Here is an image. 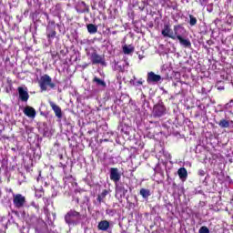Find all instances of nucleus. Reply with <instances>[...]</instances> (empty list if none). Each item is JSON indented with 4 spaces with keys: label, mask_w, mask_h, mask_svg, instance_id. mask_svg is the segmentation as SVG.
Segmentation results:
<instances>
[{
    "label": "nucleus",
    "mask_w": 233,
    "mask_h": 233,
    "mask_svg": "<svg viewBox=\"0 0 233 233\" xmlns=\"http://www.w3.org/2000/svg\"><path fill=\"white\" fill-rule=\"evenodd\" d=\"M83 219V215L81 213L76 211L75 209L69 210L65 215V221L68 227H76V225H79L81 223V220Z\"/></svg>",
    "instance_id": "obj_1"
},
{
    "label": "nucleus",
    "mask_w": 233,
    "mask_h": 233,
    "mask_svg": "<svg viewBox=\"0 0 233 233\" xmlns=\"http://www.w3.org/2000/svg\"><path fill=\"white\" fill-rule=\"evenodd\" d=\"M38 84L42 92H46L48 88H51V89L56 88V84L52 82V77H50V76L48 75H44L40 76Z\"/></svg>",
    "instance_id": "obj_2"
},
{
    "label": "nucleus",
    "mask_w": 233,
    "mask_h": 233,
    "mask_svg": "<svg viewBox=\"0 0 233 233\" xmlns=\"http://www.w3.org/2000/svg\"><path fill=\"white\" fill-rule=\"evenodd\" d=\"M47 21H48V25L46 27V36L48 41H52V39L56 38V22L50 20V16L48 15V14H45Z\"/></svg>",
    "instance_id": "obj_3"
},
{
    "label": "nucleus",
    "mask_w": 233,
    "mask_h": 233,
    "mask_svg": "<svg viewBox=\"0 0 233 233\" xmlns=\"http://www.w3.org/2000/svg\"><path fill=\"white\" fill-rule=\"evenodd\" d=\"M182 37H187V29L181 25H174L171 39L176 41V39H181Z\"/></svg>",
    "instance_id": "obj_4"
},
{
    "label": "nucleus",
    "mask_w": 233,
    "mask_h": 233,
    "mask_svg": "<svg viewBox=\"0 0 233 233\" xmlns=\"http://www.w3.org/2000/svg\"><path fill=\"white\" fill-rule=\"evenodd\" d=\"M17 92H18L19 99L23 103H26L28 101V99H30V95L28 94V87H26L25 86H18Z\"/></svg>",
    "instance_id": "obj_5"
},
{
    "label": "nucleus",
    "mask_w": 233,
    "mask_h": 233,
    "mask_svg": "<svg viewBox=\"0 0 233 233\" xmlns=\"http://www.w3.org/2000/svg\"><path fill=\"white\" fill-rule=\"evenodd\" d=\"M90 59L93 65H102L103 66L106 65V62H105V56H100L96 51L91 53Z\"/></svg>",
    "instance_id": "obj_6"
},
{
    "label": "nucleus",
    "mask_w": 233,
    "mask_h": 233,
    "mask_svg": "<svg viewBox=\"0 0 233 233\" xmlns=\"http://www.w3.org/2000/svg\"><path fill=\"white\" fill-rule=\"evenodd\" d=\"M13 203L16 208H23L26 203V198L21 194L13 195Z\"/></svg>",
    "instance_id": "obj_7"
},
{
    "label": "nucleus",
    "mask_w": 233,
    "mask_h": 233,
    "mask_svg": "<svg viewBox=\"0 0 233 233\" xmlns=\"http://www.w3.org/2000/svg\"><path fill=\"white\" fill-rule=\"evenodd\" d=\"M167 113V109L163 104H157L153 107V116L154 117H162Z\"/></svg>",
    "instance_id": "obj_8"
},
{
    "label": "nucleus",
    "mask_w": 233,
    "mask_h": 233,
    "mask_svg": "<svg viewBox=\"0 0 233 233\" xmlns=\"http://www.w3.org/2000/svg\"><path fill=\"white\" fill-rule=\"evenodd\" d=\"M128 192V187H125L123 184H117L116 187V197L125 198Z\"/></svg>",
    "instance_id": "obj_9"
},
{
    "label": "nucleus",
    "mask_w": 233,
    "mask_h": 233,
    "mask_svg": "<svg viewBox=\"0 0 233 233\" xmlns=\"http://www.w3.org/2000/svg\"><path fill=\"white\" fill-rule=\"evenodd\" d=\"M110 174V179L111 181H114V183H118L121 179V173L119 172V169L116 167H111L109 169Z\"/></svg>",
    "instance_id": "obj_10"
},
{
    "label": "nucleus",
    "mask_w": 233,
    "mask_h": 233,
    "mask_svg": "<svg viewBox=\"0 0 233 233\" xmlns=\"http://www.w3.org/2000/svg\"><path fill=\"white\" fill-rule=\"evenodd\" d=\"M64 183H65L66 187H68V188H70V190H72V188H76V187H77L76 178H74V177H72L71 175H67L64 177Z\"/></svg>",
    "instance_id": "obj_11"
},
{
    "label": "nucleus",
    "mask_w": 233,
    "mask_h": 233,
    "mask_svg": "<svg viewBox=\"0 0 233 233\" xmlns=\"http://www.w3.org/2000/svg\"><path fill=\"white\" fill-rule=\"evenodd\" d=\"M49 105H50L52 110L55 112L56 117L58 119H61L63 117V111H61V107H59V106L56 105V103L52 102V100H49Z\"/></svg>",
    "instance_id": "obj_12"
},
{
    "label": "nucleus",
    "mask_w": 233,
    "mask_h": 233,
    "mask_svg": "<svg viewBox=\"0 0 233 233\" xmlns=\"http://www.w3.org/2000/svg\"><path fill=\"white\" fill-rule=\"evenodd\" d=\"M108 196V190L104 189L100 194H98L96 198V201H95V205L96 207H101V203H105V198Z\"/></svg>",
    "instance_id": "obj_13"
},
{
    "label": "nucleus",
    "mask_w": 233,
    "mask_h": 233,
    "mask_svg": "<svg viewBox=\"0 0 233 233\" xmlns=\"http://www.w3.org/2000/svg\"><path fill=\"white\" fill-rule=\"evenodd\" d=\"M147 83H159L161 81V76L156 75L154 72L147 73Z\"/></svg>",
    "instance_id": "obj_14"
},
{
    "label": "nucleus",
    "mask_w": 233,
    "mask_h": 233,
    "mask_svg": "<svg viewBox=\"0 0 233 233\" xmlns=\"http://www.w3.org/2000/svg\"><path fill=\"white\" fill-rule=\"evenodd\" d=\"M24 114L27 117H30L31 119H34L36 116L35 109L34 107L30 106H26L24 108Z\"/></svg>",
    "instance_id": "obj_15"
},
{
    "label": "nucleus",
    "mask_w": 233,
    "mask_h": 233,
    "mask_svg": "<svg viewBox=\"0 0 233 233\" xmlns=\"http://www.w3.org/2000/svg\"><path fill=\"white\" fill-rule=\"evenodd\" d=\"M161 34H162L163 37H169V39H172L174 31H172V28H170V25H165L164 28L161 31Z\"/></svg>",
    "instance_id": "obj_16"
},
{
    "label": "nucleus",
    "mask_w": 233,
    "mask_h": 233,
    "mask_svg": "<svg viewBox=\"0 0 233 233\" xmlns=\"http://www.w3.org/2000/svg\"><path fill=\"white\" fill-rule=\"evenodd\" d=\"M98 230H102V232H106L108 228H110V222L108 220H101L97 226Z\"/></svg>",
    "instance_id": "obj_17"
},
{
    "label": "nucleus",
    "mask_w": 233,
    "mask_h": 233,
    "mask_svg": "<svg viewBox=\"0 0 233 233\" xmlns=\"http://www.w3.org/2000/svg\"><path fill=\"white\" fill-rule=\"evenodd\" d=\"M187 36H182L181 38H178L179 44L181 46H184V48H190L192 46V43L188 38H186Z\"/></svg>",
    "instance_id": "obj_18"
},
{
    "label": "nucleus",
    "mask_w": 233,
    "mask_h": 233,
    "mask_svg": "<svg viewBox=\"0 0 233 233\" xmlns=\"http://www.w3.org/2000/svg\"><path fill=\"white\" fill-rule=\"evenodd\" d=\"M177 174L182 181H185V179H187L188 176V173L187 172V169L185 167H180L177 171Z\"/></svg>",
    "instance_id": "obj_19"
},
{
    "label": "nucleus",
    "mask_w": 233,
    "mask_h": 233,
    "mask_svg": "<svg viewBox=\"0 0 233 233\" xmlns=\"http://www.w3.org/2000/svg\"><path fill=\"white\" fill-rule=\"evenodd\" d=\"M123 52L124 54H126L127 56L133 54L134 52V46L132 45H125L123 46Z\"/></svg>",
    "instance_id": "obj_20"
},
{
    "label": "nucleus",
    "mask_w": 233,
    "mask_h": 233,
    "mask_svg": "<svg viewBox=\"0 0 233 233\" xmlns=\"http://www.w3.org/2000/svg\"><path fill=\"white\" fill-rule=\"evenodd\" d=\"M217 125H218L220 128H228V127H230V122L227 119H221L219 122H217Z\"/></svg>",
    "instance_id": "obj_21"
},
{
    "label": "nucleus",
    "mask_w": 233,
    "mask_h": 233,
    "mask_svg": "<svg viewBox=\"0 0 233 233\" xmlns=\"http://www.w3.org/2000/svg\"><path fill=\"white\" fill-rule=\"evenodd\" d=\"M61 10H62L61 5L59 4H57L56 5H55V7H53L51 9V12H52L53 15L57 16V15H61Z\"/></svg>",
    "instance_id": "obj_22"
},
{
    "label": "nucleus",
    "mask_w": 233,
    "mask_h": 233,
    "mask_svg": "<svg viewBox=\"0 0 233 233\" xmlns=\"http://www.w3.org/2000/svg\"><path fill=\"white\" fill-rule=\"evenodd\" d=\"M81 9H76L79 14H84V12H88V7L85 2L79 4Z\"/></svg>",
    "instance_id": "obj_23"
},
{
    "label": "nucleus",
    "mask_w": 233,
    "mask_h": 233,
    "mask_svg": "<svg viewBox=\"0 0 233 233\" xmlns=\"http://www.w3.org/2000/svg\"><path fill=\"white\" fill-rule=\"evenodd\" d=\"M87 31L90 34H97V26H96L94 24L87 25Z\"/></svg>",
    "instance_id": "obj_24"
},
{
    "label": "nucleus",
    "mask_w": 233,
    "mask_h": 233,
    "mask_svg": "<svg viewBox=\"0 0 233 233\" xmlns=\"http://www.w3.org/2000/svg\"><path fill=\"white\" fill-rule=\"evenodd\" d=\"M94 82L96 83V85L98 86H102L103 88H105V86H106V83L98 77H95Z\"/></svg>",
    "instance_id": "obj_25"
},
{
    "label": "nucleus",
    "mask_w": 233,
    "mask_h": 233,
    "mask_svg": "<svg viewBox=\"0 0 233 233\" xmlns=\"http://www.w3.org/2000/svg\"><path fill=\"white\" fill-rule=\"evenodd\" d=\"M140 196H142L144 199H147L150 196V190L146 188L140 189Z\"/></svg>",
    "instance_id": "obj_26"
},
{
    "label": "nucleus",
    "mask_w": 233,
    "mask_h": 233,
    "mask_svg": "<svg viewBox=\"0 0 233 233\" xmlns=\"http://www.w3.org/2000/svg\"><path fill=\"white\" fill-rule=\"evenodd\" d=\"M189 25L190 26H196L198 25V19L192 15H189Z\"/></svg>",
    "instance_id": "obj_27"
},
{
    "label": "nucleus",
    "mask_w": 233,
    "mask_h": 233,
    "mask_svg": "<svg viewBox=\"0 0 233 233\" xmlns=\"http://www.w3.org/2000/svg\"><path fill=\"white\" fill-rule=\"evenodd\" d=\"M226 20H227L228 25H232V23H233V15H227Z\"/></svg>",
    "instance_id": "obj_28"
},
{
    "label": "nucleus",
    "mask_w": 233,
    "mask_h": 233,
    "mask_svg": "<svg viewBox=\"0 0 233 233\" xmlns=\"http://www.w3.org/2000/svg\"><path fill=\"white\" fill-rule=\"evenodd\" d=\"M198 233H210V230L208 229V228L203 226L199 228Z\"/></svg>",
    "instance_id": "obj_29"
},
{
    "label": "nucleus",
    "mask_w": 233,
    "mask_h": 233,
    "mask_svg": "<svg viewBox=\"0 0 233 233\" xmlns=\"http://www.w3.org/2000/svg\"><path fill=\"white\" fill-rule=\"evenodd\" d=\"M200 6H207L208 0H198Z\"/></svg>",
    "instance_id": "obj_30"
},
{
    "label": "nucleus",
    "mask_w": 233,
    "mask_h": 233,
    "mask_svg": "<svg viewBox=\"0 0 233 233\" xmlns=\"http://www.w3.org/2000/svg\"><path fill=\"white\" fill-rule=\"evenodd\" d=\"M233 106V100H230L228 103L225 105V108H232Z\"/></svg>",
    "instance_id": "obj_31"
},
{
    "label": "nucleus",
    "mask_w": 233,
    "mask_h": 233,
    "mask_svg": "<svg viewBox=\"0 0 233 233\" xmlns=\"http://www.w3.org/2000/svg\"><path fill=\"white\" fill-rule=\"evenodd\" d=\"M139 85H143V78H140L138 81L135 83L136 86H139Z\"/></svg>",
    "instance_id": "obj_32"
},
{
    "label": "nucleus",
    "mask_w": 233,
    "mask_h": 233,
    "mask_svg": "<svg viewBox=\"0 0 233 233\" xmlns=\"http://www.w3.org/2000/svg\"><path fill=\"white\" fill-rule=\"evenodd\" d=\"M35 195L37 198H43V191H36Z\"/></svg>",
    "instance_id": "obj_33"
},
{
    "label": "nucleus",
    "mask_w": 233,
    "mask_h": 233,
    "mask_svg": "<svg viewBox=\"0 0 233 233\" xmlns=\"http://www.w3.org/2000/svg\"><path fill=\"white\" fill-rule=\"evenodd\" d=\"M198 176H205V170L203 169L198 170Z\"/></svg>",
    "instance_id": "obj_34"
},
{
    "label": "nucleus",
    "mask_w": 233,
    "mask_h": 233,
    "mask_svg": "<svg viewBox=\"0 0 233 233\" xmlns=\"http://www.w3.org/2000/svg\"><path fill=\"white\" fill-rule=\"evenodd\" d=\"M5 190H6V192H9V193H11V194L14 193V190H12V188L6 187Z\"/></svg>",
    "instance_id": "obj_35"
},
{
    "label": "nucleus",
    "mask_w": 233,
    "mask_h": 233,
    "mask_svg": "<svg viewBox=\"0 0 233 233\" xmlns=\"http://www.w3.org/2000/svg\"><path fill=\"white\" fill-rule=\"evenodd\" d=\"M212 10H213V9H212V5H208V12L210 13V12H212Z\"/></svg>",
    "instance_id": "obj_36"
},
{
    "label": "nucleus",
    "mask_w": 233,
    "mask_h": 233,
    "mask_svg": "<svg viewBox=\"0 0 233 233\" xmlns=\"http://www.w3.org/2000/svg\"><path fill=\"white\" fill-rule=\"evenodd\" d=\"M143 57H144V56H141V55L138 56V59H139L140 61H141V59H143Z\"/></svg>",
    "instance_id": "obj_37"
},
{
    "label": "nucleus",
    "mask_w": 233,
    "mask_h": 233,
    "mask_svg": "<svg viewBox=\"0 0 233 233\" xmlns=\"http://www.w3.org/2000/svg\"><path fill=\"white\" fill-rule=\"evenodd\" d=\"M162 70H167V66H162Z\"/></svg>",
    "instance_id": "obj_38"
},
{
    "label": "nucleus",
    "mask_w": 233,
    "mask_h": 233,
    "mask_svg": "<svg viewBox=\"0 0 233 233\" xmlns=\"http://www.w3.org/2000/svg\"><path fill=\"white\" fill-rule=\"evenodd\" d=\"M98 6H102V8H103V4L101 2H99Z\"/></svg>",
    "instance_id": "obj_39"
},
{
    "label": "nucleus",
    "mask_w": 233,
    "mask_h": 233,
    "mask_svg": "<svg viewBox=\"0 0 233 233\" xmlns=\"http://www.w3.org/2000/svg\"><path fill=\"white\" fill-rule=\"evenodd\" d=\"M35 208H36V210H39V207L38 206H35Z\"/></svg>",
    "instance_id": "obj_40"
},
{
    "label": "nucleus",
    "mask_w": 233,
    "mask_h": 233,
    "mask_svg": "<svg viewBox=\"0 0 233 233\" xmlns=\"http://www.w3.org/2000/svg\"><path fill=\"white\" fill-rule=\"evenodd\" d=\"M76 203H79V198H76Z\"/></svg>",
    "instance_id": "obj_41"
},
{
    "label": "nucleus",
    "mask_w": 233,
    "mask_h": 233,
    "mask_svg": "<svg viewBox=\"0 0 233 233\" xmlns=\"http://www.w3.org/2000/svg\"><path fill=\"white\" fill-rule=\"evenodd\" d=\"M185 82L180 81V84L183 85Z\"/></svg>",
    "instance_id": "obj_42"
},
{
    "label": "nucleus",
    "mask_w": 233,
    "mask_h": 233,
    "mask_svg": "<svg viewBox=\"0 0 233 233\" xmlns=\"http://www.w3.org/2000/svg\"><path fill=\"white\" fill-rule=\"evenodd\" d=\"M39 179H40V177H38L37 179H36V181H39Z\"/></svg>",
    "instance_id": "obj_43"
},
{
    "label": "nucleus",
    "mask_w": 233,
    "mask_h": 233,
    "mask_svg": "<svg viewBox=\"0 0 233 233\" xmlns=\"http://www.w3.org/2000/svg\"><path fill=\"white\" fill-rule=\"evenodd\" d=\"M56 26H58V28H59V26H61V25H56Z\"/></svg>",
    "instance_id": "obj_44"
},
{
    "label": "nucleus",
    "mask_w": 233,
    "mask_h": 233,
    "mask_svg": "<svg viewBox=\"0 0 233 233\" xmlns=\"http://www.w3.org/2000/svg\"><path fill=\"white\" fill-rule=\"evenodd\" d=\"M109 233H112V231H109Z\"/></svg>",
    "instance_id": "obj_45"
},
{
    "label": "nucleus",
    "mask_w": 233,
    "mask_h": 233,
    "mask_svg": "<svg viewBox=\"0 0 233 233\" xmlns=\"http://www.w3.org/2000/svg\"><path fill=\"white\" fill-rule=\"evenodd\" d=\"M0 183H1V179H0Z\"/></svg>",
    "instance_id": "obj_46"
}]
</instances>
